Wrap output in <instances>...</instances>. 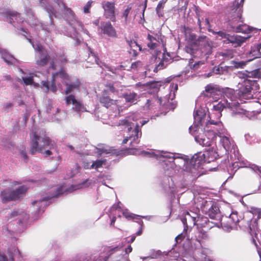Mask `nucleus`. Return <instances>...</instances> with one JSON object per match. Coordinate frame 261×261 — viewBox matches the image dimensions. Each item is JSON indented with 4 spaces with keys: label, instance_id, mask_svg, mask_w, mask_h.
<instances>
[{
    "label": "nucleus",
    "instance_id": "aec40b11",
    "mask_svg": "<svg viewBox=\"0 0 261 261\" xmlns=\"http://www.w3.org/2000/svg\"><path fill=\"white\" fill-rule=\"evenodd\" d=\"M249 37H242L239 35H228L226 43H231L235 44L234 47L241 46Z\"/></svg>",
    "mask_w": 261,
    "mask_h": 261
},
{
    "label": "nucleus",
    "instance_id": "6e6552de",
    "mask_svg": "<svg viewBox=\"0 0 261 261\" xmlns=\"http://www.w3.org/2000/svg\"><path fill=\"white\" fill-rule=\"evenodd\" d=\"M27 188L21 186L15 190L5 189L1 192V198L3 202L7 203L11 201L16 200L22 197L27 191Z\"/></svg>",
    "mask_w": 261,
    "mask_h": 261
},
{
    "label": "nucleus",
    "instance_id": "2f4dec72",
    "mask_svg": "<svg viewBox=\"0 0 261 261\" xmlns=\"http://www.w3.org/2000/svg\"><path fill=\"white\" fill-rule=\"evenodd\" d=\"M250 60H248L247 61H231L230 62V64L232 65V67L233 68V70L235 69H242L244 68L247 64L250 62Z\"/></svg>",
    "mask_w": 261,
    "mask_h": 261
},
{
    "label": "nucleus",
    "instance_id": "a19ab883",
    "mask_svg": "<svg viewBox=\"0 0 261 261\" xmlns=\"http://www.w3.org/2000/svg\"><path fill=\"white\" fill-rule=\"evenodd\" d=\"M59 109L54 108L51 102H49L46 108V112L50 115H56L59 112Z\"/></svg>",
    "mask_w": 261,
    "mask_h": 261
},
{
    "label": "nucleus",
    "instance_id": "1a4fd4ad",
    "mask_svg": "<svg viewBox=\"0 0 261 261\" xmlns=\"http://www.w3.org/2000/svg\"><path fill=\"white\" fill-rule=\"evenodd\" d=\"M202 212L211 218L215 219L219 216L220 210L218 204L213 200H204L201 205Z\"/></svg>",
    "mask_w": 261,
    "mask_h": 261
},
{
    "label": "nucleus",
    "instance_id": "4be33fe9",
    "mask_svg": "<svg viewBox=\"0 0 261 261\" xmlns=\"http://www.w3.org/2000/svg\"><path fill=\"white\" fill-rule=\"evenodd\" d=\"M147 39L149 41L147 46L150 49H154L158 47L159 46L158 43L162 40L161 36L157 34H155L154 36L148 34Z\"/></svg>",
    "mask_w": 261,
    "mask_h": 261
},
{
    "label": "nucleus",
    "instance_id": "39448f33",
    "mask_svg": "<svg viewBox=\"0 0 261 261\" xmlns=\"http://www.w3.org/2000/svg\"><path fill=\"white\" fill-rule=\"evenodd\" d=\"M256 84L254 80L245 79L238 84V94L240 98L249 99L253 98V87Z\"/></svg>",
    "mask_w": 261,
    "mask_h": 261
},
{
    "label": "nucleus",
    "instance_id": "f8f14e48",
    "mask_svg": "<svg viewBox=\"0 0 261 261\" xmlns=\"http://www.w3.org/2000/svg\"><path fill=\"white\" fill-rule=\"evenodd\" d=\"M25 12L26 15L28 17V22L30 25L38 27L41 28L42 30H45L48 32H50V25L47 27L46 25L39 22L38 20L36 19L34 13L32 9L30 8H25Z\"/></svg>",
    "mask_w": 261,
    "mask_h": 261
},
{
    "label": "nucleus",
    "instance_id": "4d7b16f0",
    "mask_svg": "<svg viewBox=\"0 0 261 261\" xmlns=\"http://www.w3.org/2000/svg\"><path fill=\"white\" fill-rule=\"evenodd\" d=\"M93 2L92 1H88L87 3L86 4V5L84 7L83 10L85 13H89V9H90L91 5L93 3Z\"/></svg>",
    "mask_w": 261,
    "mask_h": 261
},
{
    "label": "nucleus",
    "instance_id": "8fccbe9b",
    "mask_svg": "<svg viewBox=\"0 0 261 261\" xmlns=\"http://www.w3.org/2000/svg\"><path fill=\"white\" fill-rule=\"evenodd\" d=\"M249 77L254 78L260 77V69H257L252 71L251 72L249 73Z\"/></svg>",
    "mask_w": 261,
    "mask_h": 261
},
{
    "label": "nucleus",
    "instance_id": "338daca9",
    "mask_svg": "<svg viewBox=\"0 0 261 261\" xmlns=\"http://www.w3.org/2000/svg\"><path fill=\"white\" fill-rule=\"evenodd\" d=\"M20 154L22 158L24 159L25 162H27L28 161V156L26 153V151L25 150V148L23 149H22L20 151Z\"/></svg>",
    "mask_w": 261,
    "mask_h": 261
},
{
    "label": "nucleus",
    "instance_id": "f3484780",
    "mask_svg": "<svg viewBox=\"0 0 261 261\" xmlns=\"http://www.w3.org/2000/svg\"><path fill=\"white\" fill-rule=\"evenodd\" d=\"M221 92L220 87L216 85L208 84L205 88L204 96L212 97L214 99L218 98Z\"/></svg>",
    "mask_w": 261,
    "mask_h": 261
},
{
    "label": "nucleus",
    "instance_id": "09e8293b",
    "mask_svg": "<svg viewBox=\"0 0 261 261\" xmlns=\"http://www.w3.org/2000/svg\"><path fill=\"white\" fill-rule=\"evenodd\" d=\"M146 86H149L151 88L159 89L161 84L159 82L153 81L146 83Z\"/></svg>",
    "mask_w": 261,
    "mask_h": 261
},
{
    "label": "nucleus",
    "instance_id": "e433bc0d",
    "mask_svg": "<svg viewBox=\"0 0 261 261\" xmlns=\"http://www.w3.org/2000/svg\"><path fill=\"white\" fill-rule=\"evenodd\" d=\"M165 54H163L162 60L159 63V64L155 67L153 70V71L155 72H157L158 70L166 68L168 65L167 63H165Z\"/></svg>",
    "mask_w": 261,
    "mask_h": 261
},
{
    "label": "nucleus",
    "instance_id": "13d9d810",
    "mask_svg": "<svg viewBox=\"0 0 261 261\" xmlns=\"http://www.w3.org/2000/svg\"><path fill=\"white\" fill-rule=\"evenodd\" d=\"M99 168L100 167L104 166L105 168H107L109 167L110 164L107 162L106 160H99Z\"/></svg>",
    "mask_w": 261,
    "mask_h": 261
},
{
    "label": "nucleus",
    "instance_id": "c03bdc74",
    "mask_svg": "<svg viewBox=\"0 0 261 261\" xmlns=\"http://www.w3.org/2000/svg\"><path fill=\"white\" fill-rule=\"evenodd\" d=\"M132 123V122L128 121L127 119H124L119 121V125L126 126L128 127V131L130 132L132 129L131 127Z\"/></svg>",
    "mask_w": 261,
    "mask_h": 261
},
{
    "label": "nucleus",
    "instance_id": "49530a36",
    "mask_svg": "<svg viewBox=\"0 0 261 261\" xmlns=\"http://www.w3.org/2000/svg\"><path fill=\"white\" fill-rule=\"evenodd\" d=\"M228 217H230V219H231L233 222L232 223H233L236 226L240 221L237 212H232Z\"/></svg>",
    "mask_w": 261,
    "mask_h": 261
},
{
    "label": "nucleus",
    "instance_id": "ddd939ff",
    "mask_svg": "<svg viewBox=\"0 0 261 261\" xmlns=\"http://www.w3.org/2000/svg\"><path fill=\"white\" fill-rule=\"evenodd\" d=\"M66 103L67 105L72 104L73 105L72 109L77 113L86 111L82 103L77 100L75 96L73 95H69L65 98Z\"/></svg>",
    "mask_w": 261,
    "mask_h": 261
},
{
    "label": "nucleus",
    "instance_id": "b1692460",
    "mask_svg": "<svg viewBox=\"0 0 261 261\" xmlns=\"http://www.w3.org/2000/svg\"><path fill=\"white\" fill-rule=\"evenodd\" d=\"M230 219V217L227 216H222L220 223L222 227L226 230L232 229L234 227L236 226L234 224Z\"/></svg>",
    "mask_w": 261,
    "mask_h": 261
},
{
    "label": "nucleus",
    "instance_id": "3c124183",
    "mask_svg": "<svg viewBox=\"0 0 261 261\" xmlns=\"http://www.w3.org/2000/svg\"><path fill=\"white\" fill-rule=\"evenodd\" d=\"M122 214H123V216L125 218H126V219H127L128 220H133L136 217L135 215H134L133 214H131L126 211H124L123 212Z\"/></svg>",
    "mask_w": 261,
    "mask_h": 261
},
{
    "label": "nucleus",
    "instance_id": "9b49d317",
    "mask_svg": "<svg viewBox=\"0 0 261 261\" xmlns=\"http://www.w3.org/2000/svg\"><path fill=\"white\" fill-rule=\"evenodd\" d=\"M101 5L104 10V16L105 17L113 22H115L116 21L115 3L114 2L104 1L102 3Z\"/></svg>",
    "mask_w": 261,
    "mask_h": 261
},
{
    "label": "nucleus",
    "instance_id": "79ce46f5",
    "mask_svg": "<svg viewBox=\"0 0 261 261\" xmlns=\"http://www.w3.org/2000/svg\"><path fill=\"white\" fill-rule=\"evenodd\" d=\"M18 215H19V216H21V215L23 216V215H24V217L23 219V220L24 221H27L29 219V218L28 215H27V214L24 213V212H20V211H17V210H14L11 214V217H15V216H18Z\"/></svg>",
    "mask_w": 261,
    "mask_h": 261
},
{
    "label": "nucleus",
    "instance_id": "bb28decb",
    "mask_svg": "<svg viewBox=\"0 0 261 261\" xmlns=\"http://www.w3.org/2000/svg\"><path fill=\"white\" fill-rule=\"evenodd\" d=\"M117 153L116 150L113 147L104 144H99V155L102 154H114Z\"/></svg>",
    "mask_w": 261,
    "mask_h": 261
},
{
    "label": "nucleus",
    "instance_id": "c756f323",
    "mask_svg": "<svg viewBox=\"0 0 261 261\" xmlns=\"http://www.w3.org/2000/svg\"><path fill=\"white\" fill-rule=\"evenodd\" d=\"M83 167L85 169H95L97 170L98 169V159L95 161L91 160H86L83 162Z\"/></svg>",
    "mask_w": 261,
    "mask_h": 261
},
{
    "label": "nucleus",
    "instance_id": "a878e982",
    "mask_svg": "<svg viewBox=\"0 0 261 261\" xmlns=\"http://www.w3.org/2000/svg\"><path fill=\"white\" fill-rule=\"evenodd\" d=\"M9 252L12 257V260L14 261V257L19 258L20 257V253L18 248L14 247L13 248H9ZM0 261H8L7 257L3 254H0Z\"/></svg>",
    "mask_w": 261,
    "mask_h": 261
},
{
    "label": "nucleus",
    "instance_id": "5fc2aeb1",
    "mask_svg": "<svg viewBox=\"0 0 261 261\" xmlns=\"http://www.w3.org/2000/svg\"><path fill=\"white\" fill-rule=\"evenodd\" d=\"M143 65V63L140 61H137L133 63L131 65V68L133 69L137 70L138 68L142 67Z\"/></svg>",
    "mask_w": 261,
    "mask_h": 261
},
{
    "label": "nucleus",
    "instance_id": "20e7f679",
    "mask_svg": "<svg viewBox=\"0 0 261 261\" xmlns=\"http://www.w3.org/2000/svg\"><path fill=\"white\" fill-rule=\"evenodd\" d=\"M92 180L88 179L81 184L71 185L68 188H67L66 186L64 185L61 186L52 190L51 192H54V193L50 196L43 197L40 200H37L33 202V207L36 206L37 207L36 213L37 215H39L40 213L44 212V208L51 202V201H49V200H51L52 198L58 197L64 193H71L76 190L88 187L92 184Z\"/></svg>",
    "mask_w": 261,
    "mask_h": 261
},
{
    "label": "nucleus",
    "instance_id": "f704fd0d",
    "mask_svg": "<svg viewBox=\"0 0 261 261\" xmlns=\"http://www.w3.org/2000/svg\"><path fill=\"white\" fill-rule=\"evenodd\" d=\"M167 1V0L161 1L159 3V4L156 8V9H155L156 12L158 14V15H159V16H160V17L163 16V10L164 8L165 4Z\"/></svg>",
    "mask_w": 261,
    "mask_h": 261
},
{
    "label": "nucleus",
    "instance_id": "de8ad7c7",
    "mask_svg": "<svg viewBox=\"0 0 261 261\" xmlns=\"http://www.w3.org/2000/svg\"><path fill=\"white\" fill-rule=\"evenodd\" d=\"M223 66L220 64L218 66H215L213 69V72L217 74H224Z\"/></svg>",
    "mask_w": 261,
    "mask_h": 261
},
{
    "label": "nucleus",
    "instance_id": "4c0bfd02",
    "mask_svg": "<svg viewBox=\"0 0 261 261\" xmlns=\"http://www.w3.org/2000/svg\"><path fill=\"white\" fill-rule=\"evenodd\" d=\"M221 141L223 146L226 150L228 151L231 149V142L228 137L224 136L221 138Z\"/></svg>",
    "mask_w": 261,
    "mask_h": 261
},
{
    "label": "nucleus",
    "instance_id": "cd10ccee",
    "mask_svg": "<svg viewBox=\"0 0 261 261\" xmlns=\"http://www.w3.org/2000/svg\"><path fill=\"white\" fill-rule=\"evenodd\" d=\"M185 33L186 38L189 41H190L192 43L195 45V44L198 43L196 42L197 36L194 33L192 32L190 29L189 28H185Z\"/></svg>",
    "mask_w": 261,
    "mask_h": 261
},
{
    "label": "nucleus",
    "instance_id": "6e6d98bb",
    "mask_svg": "<svg viewBox=\"0 0 261 261\" xmlns=\"http://www.w3.org/2000/svg\"><path fill=\"white\" fill-rule=\"evenodd\" d=\"M186 216L188 217V220H191L192 221V224L193 226L197 225V220H196V216H191L189 212H187L186 214Z\"/></svg>",
    "mask_w": 261,
    "mask_h": 261
},
{
    "label": "nucleus",
    "instance_id": "0eeeda50",
    "mask_svg": "<svg viewBox=\"0 0 261 261\" xmlns=\"http://www.w3.org/2000/svg\"><path fill=\"white\" fill-rule=\"evenodd\" d=\"M6 21L12 24L18 31H20L22 35L25 36V34H27V31L23 25L24 19L21 17L20 14L9 11L6 14Z\"/></svg>",
    "mask_w": 261,
    "mask_h": 261
},
{
    "label": "nucleus",
    "instance_id": "f03ea898",
    "mask_svg": "<svg viewBox=\"0 0 261 261\" xmlns=\"http://www.w3.org/2000/svg\"><path fill=\"white\" fill-rule=\"evenodd\" d=\"M39 5L48 14L50 19V31L53 30L55 28L53 17H58L61 12L64 13L66 20L69 21L74 33H77V31L81 30L90 37L88 31L84 29L81 22L76 21L73 12L65 5L63 0H39Z\"/></svg>",
    "mask_w": 261,
    "mask_h": 261
},
{
    "label": "nucleus",
    "instance_id": "58836bf2",
    "mask_svg": "<svg viewBox=\"0 0 261 261\" xmlns=\"http://www.w3.org/2000/svg\"><path fill=\"white\" fill-rule=\"evenodd\" d=\"M208 221L209 219L206 217H198L197 225L201 228H204L207 224V223L208 222Z\"/></svg>",
    "mask_w": 261,
    "mask_h": 261
},
{
    "label": "nucleus",
    "instance_id": "5701e85b",
    "mask_svg": "<svg viewBox=\"0 0 261 261\" xmlns=\"http://www.w3.org/2000/svg\"><path fill=\"white\" fill-rule=\"evenodd\" d=\"M244 0H235L233 3V9L237 11V16L236 18V20L243 22L242 18V13L243 12V6Z\"/></svg>",
    "mask_w": 261,
    "mask_h": 261
},
{
    "label": "nucleus",
    "instance_id": "72a5a7b5",
    "mask_svg": "<svg viewBox=\"0 0 261 261\" xmlns=\"http://www.w3.org/2000/svg\"><path fill=\"white\" fill-rule=\"evenodd\" d=\"M89 57L88 58L87 63H91V64H93L94 63L98 64V58H97L96 55L93 51L92 49L89 47Z\"/></svg>",
    "mask_w": 261,
    "mask_h": 261
},
{
    "label": "nucleus",
    "instance_id": "2eb2a0df",
    "mask_svg": "<svg viewBox=\"0 0 261 261\" xmlns=\"http://www.w3.org/2000/svg\"><path fill=\"white\" fill-rule=\"evenodd\" d=\"M228 109L231 111V115L233 116L236 115H242L246 114V111L241 108L239 102L236 100L230 99L229 103H228Z\"/></svg>",
    "mask_w": 261,
    "mask_h": 261
},
{
    "label": "nucleus",
    "instance_id": "052dcab7",
    "mask_svg": "<svg viewBox=\"0 0 261 261\" xmlns=\"http://www.w3.org/2000/svg\"><path fill=\"white\" fill-rule=\"evenodd\" d=\"M214 34H217L219 36L221 37L222 38L226 39L228 36V34L223 31L213 32Z\"/></svg>",
    "mask_w": 261,
    "mask_h": 261
},
{
    "label": "nucleus",
    "instance_id": "ea45409f",
    "mask_svg": "<svg viewBox=\"0 0 261 261\" xmlns=\"http://www.w3.org/2000/svg\"><path fill=\"white\" fill-rule=\"evenodd\" d=\"M118 249V247L114 248H110L109 247H105L104 249V250L105 252H107V255L105 256H100L99 257V258H102L104 259V261H107V260L108 259V258L110 257V256L114 252V251L115 250V249ZM99 259L101 260V258H99Z\"/></svg>",
    "mask_w": 261,
    "mask_h": 261
},
{
    "label": "nucleus",
    "instance_id": "9d476101",
    "mask_svg": "<svg viewBox=\"0 0 261 261\" xmlns=\"http://www.w3.org/2000/svg\"><path fill=\"white\" fill-rule=\"evenodd\" d=\"M29 40L32 43L34 49L38 51L39 59L36 60V63L39 66H44L49 59L46 50L43 49L40 44L38 43L35 44L34 42H32L31 39H29Z\"/></svg>",
    "mask_w": 261,
    "mask_h": 261
},
{
    "label": "nucleus",
    "instance_id": "393cba45",
    "mask_svg": "<svg viewBox=\"0 0 261 261\" xmlns=\"http://www.w3.org/2000/svg\"><path fill=\"white\" fill-rule=\"evenodd\" d=\"M123 98H124L126 102L135 104L137 103L138 98L137 93L135 92H126L122 95Z\"/></svg>",
    "mask_w": 261,
    "mask_h": 261
},
{
    "label": "nucleus",
    "instance_id": "0e129e2a",
    "mask_svg": "<svg viewBox=\"0 0 261 261\" xmlns=\"http://www.w3.org/2000/svg\"><path fill=\"white\" fill-rule=\"evenodd\" d=\"M188 220L187 216L186 215L185 218L181 219V221L184 226V231H187L188 229V225L187 224V220Z\"/></svg>",
    "mask_w": 261,
    "mask_h": 261
},
{
    "label": "nucleus",
    "instance_id": "e2e57ef3",
    "mask_svg": "<svg viewBox=\"0 0 261 261\" xmlns=\"http://www.w3.org/2000/svg\"><path fill=\"white\" fill-rule=\"evenodd\" d=\"M223 70H224V74L228 73L231 71L233 70V68L232 67V65L231 64L230 66H223Z\"/></svg>",
    "mask_w": 261,
    "mask_h": 261
},
{
    "label": "nucleus",
    "instance_id": "4468645a",
    "mask_svg": "<svg viewBox=\"0 0 261 261\" xmlns=\"http://www.w3.org/2000/svg\"><path fill=\"white\" fill-rule=\"evenodd\" d=\"M101 32L109 37L117 38V34L115 29L110 22H101L100 27Z\"/></svg>",
    "mask_w": 261,
    "mask_h": 261
},
{
    "label": "nucleus",
    "instance_id": "774afa93",
    "mask_svg": "<svg viewBox=\"0 0 261 261\" xmlns=\"http://www.w3.org/2000/svg\"><path fill=\"white\" fill-rule=\"evenodd\" d=\"M253 211L254 213L257 215V218H261V208H256Z\"/></svg>",
    "mask_w": 261,
    "mask_h": 261
},
{
    "label": "nucleus",
    "instance_id": "6ab92c4d",
    "mask_svg": "<svg viewBox=\"0 0 261 261\" xmlns=\"http://www.w3.org/2000/svg\"><path fill=\"white\" fill-rule=\"evenodd\" d=\"M249 37H242L239 35H228L226 43H231L235 44L234 47L241 46Z\"/></svg>",
    "mask_w": 261,
    "mask_h": 261
},
{
    "label": "nucleus",
    "instance_id": "603ef678",
    "mask_svg": "<svg viewBox=\"0 0 261 261\" xmlns=\"http://www.w3.org/2000/svg\"><path fill=\"white\" fill-rule=\"evenodd\" d=\"M222 56L228 59L233 57V52L232 50H226L222 53Z\"/></svg>",
    "mask_w": 261,
    "mask_h": 261
},
{
    "label": "nucleus",
    "instance_id": "680f3d73",
    "mask_svg": "<svg viewBox=\"0 0 261 261\" xmlns=\"http://www.w3.org/2000/svg\"><path fill=\"white\" fill-rule=\"evenodd\" d=\"M215 226V223L208 221V222L207 223V224L206 225L205 227L204 228V229H203L204 231H206L210 229H211L212 228L214 227Z\"/></svg>",
    "mask_w": 261,
    "mask_h": 261
},
{
    "label": "nucleus",
    "instance_id": "412c9836",
    "mask_svg": "<svg viewBox=\"0 0 261 261\" xmlns=\"http://www.w3.org/2000/svg\"><path fill=\"white\" fill-rule=\"evenodd\" d=\"M162 103V99L158 96H153L148 99L145 104L144 108L146 110H151L155 108L156 106H161Z\"/></svg>",
    "mask_w": 261,
    "mask_h": 261
},
{
    "label": "nucleus",
    "instance_id": "7c9ffc66",
    "mask_svg": "<svg viewBox=\"0 0 261 261\" xmlns=\"http://www.w3.org/2000/svg\"><path fill=\"white\" fill-rule=\"evenodd\" d=\"M65 84L67 86V88L65 91V94H68L72 92L73 90L78 89L80 85V82L79 80H77L75 82L70 84H68L65 82Z\"/></svg>",
    "mask_w": 261,
    "mask_h": 261
},
{
    "label": "nucleus",
    "instance_id": "bf43d9fd",
    "mask_svg": "<svg viewBox=\"0 0 261 261\" xmlns=\"http://www.w3.org/2000/svg\"><path fill=\"white\" fill-rule=\"evenodd\" d=\"M126 41L127 44L131 48L137 46L139 47L140 50H142V47L140 46V45H138L136 41L132 40H127Z\"/></svg>",
    "mask_w": 261,
    "mask_h": 261
},
{
    "label": "nucleus",
    "instance_id": "a18cd8bd",
    "mask_svg": "<svg viewBox=\"0 0 261 261\" xmlns=\"http://www.w3.org/2000/svg\"><path fill=\"white\" fill-rule=\"evenodd\" d=\"M207 38L206 36H200L198 38L197 37L196 42L198 43L195 44L196 45H202L203 44H205V43H207Z\"/></svg>",
    "mask_w": 261,
    "mask_h": 261
},
{
    "label": "nucleus",
    "instance_id": "864d4df0",
    "mask_svg": "<svg viewBox=\"0 0 261 261\" xmlns=\"http://www.w3.org/2000/svg\"><path fill=\"white\" fill-rule=\"evenodd\" d=\"M106 89H105V92L109 91L111 93H114L116 90L113 84H108L106 86Z\"/></svg>",
    "mask_w": 261,
    "mask_h": 261
},
{
    "label": "nucleus",
    "instance_id": "37998d69",
    "mask_svg": "<svg viewBox=\"0 0 261 261\" xmlns=\"http://www.w3.org/2000/svg\"><path fill=\"white\" fill-rule=\"evenodd\" d=\"M22 80L26 85H32L33 83V74L30 75L29 76H21Z\"/></svg>",
    "mask_w": 261,
    "mask_h": 261
},
{
    "label": "nucleus",
    "instance_id": "a211bd4d",
    "mask_svg": "<svg viewBox=\"0 0 261 261\" xmlns=\"http://www.w3.org/2000/svg\"><path fill=\"white\" fill-rule=\"evenodd\" d=\"M133 132L135 133V135L134 136L130 135L129 137H125L122 141V144L127 143L129 139L132 140L130 142L131 144L133 143H138L139 142V139L142 136V132L139 124H136L135 129L133 130Z\"/></svg>",
    "mask_w": 261,
    "mask_h": 261
},
{
    "label": "nucleus",
    "instance_id": "c85d7f7f",
    "mask_svg": "<svg viewBox=\"0 0 261 261\" xmlns=\"http://www.w3.org/2000/svg\"><path fill=\"white\" fill-rule=\"evenodd\" d=\"M230 100H224L219 102L217 104L214 105L213 109L215 111L221 113L224 109H228V103H229Z\"/></svg>",
    "mask_w": 261,
    "mask_h": 261
},
{
    "label": "nucleus",
    "instance_id": "69168bd1",
    "mask_svg": "<svg viewBox=\"0 0 261 261\" xmlns=\"http://www.w3.org/2000/svg\"><path fill=\"white\" fill-rule=\"evenodd\" d=\"M132 8L130 7H127V8L124 11L123 13V16L125 17V20H127L128 15L130 12Z\"/></svg>",
    "mask_w": 261,
    "mask_h": 261
},
{
    "label": "nucleus",
    "instance_id": "7ed1b4c3",
    "mask_svg": "<svg viewBox=\"0 0 261 261\" xmlns=\"http://www.w3.org/2000/svg\"><path fill=\"white\" fill-rule=\"evenodd\" d=\"M31 142L30 153L34 155L37 152H42L43 150L48 148L43 154L45 157L53 154L51 149H56V142L46 136L45 132L41 129L39 132L33 130L31 134Z\"/></svg>",
    "mask_w": 261,
    "mask_h": 261
},
{
    "label": "nucleus",
    "instance_id": "dca6fc26",
    "mask_svg": "<svg viewBox=\"0 0 261 261\" xmlns=\"http://www.w3.org/2000/svg\"><path fill=\"white\" fill-rule=\"evenodd\" d=\"M0 56L9 65L17 66L19 61L11 55L6 49L0 48Z\"/></svg>",
    "mask_w": 261,
    "mask_h": 261
},
{
    "label": "nucleus",
    "instance_id": "473e14b6",
    "mask_svg": "<svg viewBox=\"0 0 261 261\" xmlns=\"http://www.w3.org/2000/svg\"><path fill=\"white\" fill-rule=\"evenodd\" d=\"M235 31L238 33L248 34L250 33L251 29L248 25L246 24H241L236 27Z\"/></svg>",
    "mask_w": 261,
    "mask_h": 261
},
{
    "label": "nucleus",
    "instance_id": "c9c22d12",
    "mask_svg": "<svg viewBox=\"0 0 261 261\" xmlns=\"http://www.w3.org/2000/svg\"><path fill=\"white\" fill-rule=\"evenodd\" d=\"M100 102L102 103L105 107L108 108L114 103V101L108 96H103L100 98Z\"/></svg>",
    "mask_w": 261,
    "mask_h": 261
},
{
    "label": "nucleus",
    "instance_id": "f257e3e1",
    "mask_svg": "<svg viewBox=\"0 0 261 261\" xmlns=\"http://www.w3.org/2000/svg\"><path fill=\"white\" fill-rule=\"evenodd\" d=\"M189 131L192 135L194 136L195 140L197 143L203 147H209L204 153H199L193 156L186 167V170L193 175H196L198 174V170L203 163H210L211 161L208 159H206V156H208L210 154L215 153L213 145L214 144V140L216 138V132L208 129L203 132L201 129L202 133L197 135L196 132H199V129L196 125L190 126Z\"/></svg>",
    "mask_w": 261,
    "mask_h": 261
},
{
    "label": "nucleus",
    "instance_id": "423d86ee",
    "mask_svg": "<svg viewBox=\"0 0 261 261\" xmlns=\"http://www.w3.org/2000/svg\"><path fill=\"white\" fill-rule=\"evenodd\" d=\"M58 77H60L62 80H67L68 75L63 70L59 72L54 73L52 74V78L51 83L50 84L48 81H42L41 83V88L45 92H48L49 90L54 93H56L57 91V80Z\"/></svg>",
    "mask_w": 261,
    "mask_h": 261
}]
</instances>
